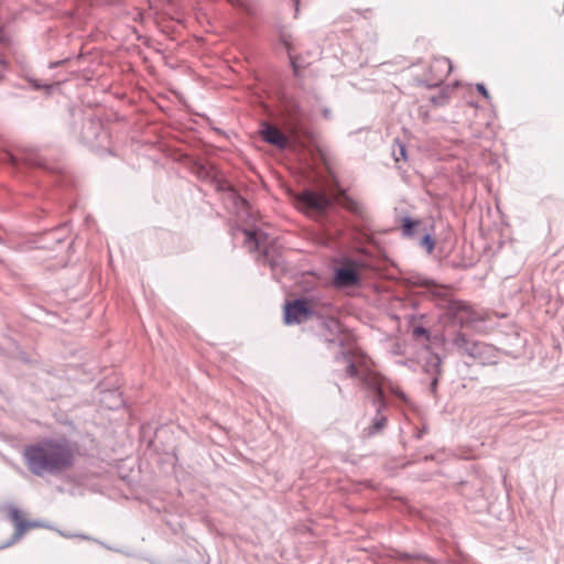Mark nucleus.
<instances>
[{
  "instance_id": "9d476101",
  "label": "nucleus",
  "mask_w": 564,
  "mask_h": 564,
  "mask_svg": "<svg viewBox=\"0 0 564 564\" xmlns=\"http://www.w3.org/2000/svg\"><path fill=\"white\" fill-rule=\"evenodd\" d=\"M452 346L462 355H467L474 360H481L486 345L470 340L464 333L457 330L452 339Z\"/></svg>"
},
{
  "instance_id": "412c9836",
  "label": "nucleus",
  "mask_w": 564,
  "mask_h": 564,
  "mask_svg": "<svg viewBox=\"0 0 564 564\" xmlns=\"http://www.w3.org/2000/svg\"><path fill=\"white\" fill-rule=\"evenodd\" d=\"M419 221L416 219L411 218L410 216H404L402 218L401 229L402 234L405 237H412L416 230Z\"/></svg>"
},
{
  "instance_id": "f257e3e1",
  "label": "nucleus",
  "mask_w": 564,
  "mask_h": 564,
  "mask_svg": "<svg viewBox=\"0 0 564 564\" xmlns=\"http://www.w3.org/2000/svg\"><path fill=\"white\" fill-rule=\"evenodd\" d=\"M303 202L321 223L324 245L344 240L362 252L367 245L373 242V217L369 207L346 191H339L334 198L323 192L306 191Z\"/></svg>"
},
{
  "instance_id": "c85d7f7f",
  "label": "nucleus",
  "mask_w": 564,
  "mask_h": 564,
  "mask_svg": "<svg viewBox=\"0 0 564 564\" xmlns=\"http://www.w3.org/2000/svg\"><path fill=\"white\" fill-rule=\"evenodd\" d=\"M293 7H294V18H297L299 15V12H300V0H291Z\"/></svg>"
},
{
  "instance_id": "dca6fc26",
  "label": "nucleus",
  "mask_w": 564,
  "mask_h": 564,
  "mask_svg": "<svg viewBox=\"0 0 564 564\" xmlns=\"http://www.w3.org/2000/svg\"><path fill=\"white\" fill-rule=\"evenodd\" d=\"M101 130L102 124L99 119L88 118L83 124L80 132L82 140L85 143H93L96 139H98Z\"/></svg>"
},
{
  "instance_id": "a878e982",
  "label": "nucleus",
  "mask_w": 564,
  "mask_h": 564,
  "mask_svg": "<svg viewBox=\"0 0 564 564\" xmlns=\"http://www.w3.org/2000/svg\"><path fill=\"white\" fill-rule=\"evenodd\" d=\"M393 155L395 161L398 162L400 159L406 160V148L404 144L399 143L398 150H393Z\"/></svg>"
},
{
  "instance_id": "f03ea898",
  "label": "nucleus",
  "mask_w": 564,
  "mask_h": 564,
  "mask_svg": "<svg viewBox=\"0 0 564 564\" xmlns=\"http://www.w3.org/2000/svg\"><path fill=\"white\" fill-rule=\"evenodd\" d=\"M189 170L202 181L212 184L215 189L224 194L225 204L237 217L236 229L245 236V242L251 252H258V261L269 265L272 276L276 281L279 275L285 271L284 259L281 253V246L278 241L271 240L258 226V215L250 203L235 186L228 182L212 162H204L197 158H189L187 161Z\"/></svg>"
},
{
  "instance_id": "ddd939ff",
  "label": "nucleus",
  "mask_w": 564,
  "mask_h": 564,
  "mask_svg": "<svg viewBox=\"0 0 564 564\" xmlns=\"http://www.w3.org/2000/svg\"><path fill=\"white\" fill-rule=\"evenodd\" d=\"M442 359L436 354H430L425 361V371L431 376L429 383L430 392L436 395L440 378L442 375Z\"/></svg>"
},
{
  "instance_id": "473e14b6",
  "label": "nucleus",
  "mask_w": 564,
  "mask_h": 564,
  "mask_svg": "<svg viewBox=\"0 0 564 564\" xmlns=\"http://www.w3.org/2000/svg\"><path fill=\"white\" fill-rule=\"evenodd\" d=\"M563 11H564V6H563Z\"/></svg>"
},
{
  "instance_id": "423d86ee",
  "label": "nucleus",
  "mask_w": 564,
  "mask_h": 564,
  "mask_svg": "<svg viewBox=\"0 0 564 564\" xmlns=\"http://www.w3.org/2000/svg\"><path fill=\"white\" fill-rule=\"evenodd\" d=\"M259 134L265 143L279 149L286 150L293 148L296 143L295 128L292 133H284L273 124L262 121L260 123Z\"/></svg>"
},
{
  "instance_id": "0eeeda50",
  "label": "nucleus",
  "mask_w": 564,
  "mask_h": 564,
  "mask_svg": "<svg viewBox=\"0 0 564 564\" xmlns=\"http://www.w3.org/2000/svg\"><path fill=\"white\" fill-rule=\"evenodd\" d=\"M314 314L313 304L305 297L288 301L284 304L283 318L286 325L301 324L310 319Z\"/></svg>"
},
{
  "instance_id": "2f4dec72",
  "label": "nucleus",
  "mask_w": 564,
  "mask_h": 564,
  "mask_svg": "<svg viewBox=\"0 0 564 564\" xmlns=\"http://www.w3.org/2000/svg\"><path fill=\"white\" fill-rule=\"evenodd\" d=\"M397 395H398V398L400 400H405L406 399V397H405V394L403 392H398Z\"/></svg>"
},
{
  "instance_id": "9b49d317",
  "label": "nucleus",
  "mask_w": 564,
  "mask_h": 564,
  "mask_svg": "<svg viewBox=\"0 0 564 564\" xmlns=\"http://www.w3.org/2000/svg\"><path fill=\"white\" fill-rule=\"evenodd\" d=\"M373 403L377 408L376 415L372 419L370 425L365 429V435L372 437L383 431L388 423V417L383 413V410L388 408V401L386 399L384 389L375 393Z\"/></svg>"
},
{
  "instance_id": "7ed1b4c3",
  "label": "nucleus",
  "mask_w": 564,
  "mask_h": 564,
  "mask_svg": "<svg viewBox=\"0 0 564 564\" xmlns=\"http://www.w3.org/2000/svg\"><path fill=\"white\" fill-rule=\"evenodd\" d=\"M76 453V444L67 437H45L25 446L23 458L32 475L57 476L74 466Z\"/></svg>"
},
{
  "instance_id": "1a4fd4ad",
  "label": "nucleus",
  "mask_w": 564,
  "mask_h": 564,
  "mask_svg": "<svg viewBox=\"0 0 564 564\" xmlns=\"http://www.w3.org/2000/svg\"><path fill=\"white\" fill-rule=\"evenodd\" d=\"M319 325L323 329L322 336L328 344H336L344 348L349 340V335L345 332L340 323L334 317H321Z\"/></svg>"
},
{
  "instance_id": "2eb2a0df",
  "label": "nucleus",
  "mask_w": 564,
  "mask_h": 564,
  "mask_svg": "<svg viewBox=\"0 0 564 564\" xmlns=\"http://www.w3.org/2000/svg\"><path fill=\"white\" fill-rule=\"evenodd\" d=\"M334 282L337 286H357L360 284V278L357 270L352 267H337L334 270Z\"/></svg>"
},
{
  "instance_id": "4be33fe9",
  "label": "nucleus",
  "mask_w": 564,
  "mask_h": 564,
  "mask_svg": "<svg viewBox=\"0 0 564 564\" xmlns=\"http://www.w3.org/2000/svg\"><path fill=\"white\" fill-rule=\"evenodd\" d=\"M289 112L290 116L292 117V120L294 121V124H300L304 117V113L300 106L294 101L290 102Z\"/></svg>"
},
{
  "instance_id": "aec40b11",
  "label": "nucleus",
  "mask_w": 564,
  "mask_h": 564,
  "mask_svg": "<svg viewBox=\"0 0 564 564\" xmlns=\"http://www.w3.org/2000/svg\"><path fill=\"white\" fill-rule=\"evenodd\" d=\"M235 10L246 18H252L254 10L251 4L243 0H226Z\"/></svg>"
},
{
  "instance_id": "4468645a",
  "label": "nucleus",
  "mask_w": 564,
  "mask_h": 564,
  "mask_svg": "<svg viewBox=\"0 0 564 564\" xmlns=\"http://www.w3.org/2000/svg\"><path fill=\"white\" fill-rule=\"evenodd\" d=\"M390 557L404 564H435V561L423 552H408L398 549L391 550Z\"/></svg>"
},
{
  "instance_id": "f8f14e48",
  "label": "nucleus",
  "mask_w": 564,
  "mask_h": 564,
  "mask_svg": "<svg viewBox=\"0 0 564 564\" xmlns=\"http://www.w3.org/2000/svg\"><path fill=\"white\" fill-rule=\"evenodd\" d=\"M346 372L351 378H359L362 384L369 388L373 394L377 393L378 390H383L380 379L372 377L368 370L361 371L358 365L351 359L348 360Z\"/></svg>"
},
{
  "instance_id": "f3484780",
  "label": "nucleus",
  "mask_w": 564,
  "mask_h": 564,
  "mask_svg": "<svg viewBox=\"0 0 564 564\" xmlns=\"http://www.w3.org/2000/svg\"><path fill=\"white\" fill-rule=\"evenodd\" d=\"M11 50V39L3 26H0V83L4 79V75L9 68L4 52Z\"/></svg>"
},
{
  "instance_id": "7c9ffc66",
  "label": "nucleus",
  "mask_w": 564,
  "mask_h": 564,
  "mask_svg": "<svg viewBox=\"0 0 564 564\" xmlns=\"http://www.w3.org/2000/svg\"><path fill=\"white\" fill-rule=\"evenodd\" d=\"M409 305H410L411 307H413V308H416V307H417V305H419V302H417V300H415V299H410V300H409Z\"/></svg>"
},
{
  "instance_id": "39448f33",
  "label": "nucleus",
  "mask_w": 564,
  "mask_h": 564,
  "mask_svg": "<svg viewBox=\"0 0 564 564\" xmlns=\"http://www.w3.org/2000/svg\"><path fill=\"white\" fill-rule=\"evenodd\" d=\"M438 306L444 311L447 323L459 328L473 327L481 317L466 303L444 295L438 299Z\"/></svg>"
},
{
  "instance_id": "c756f323",
  "label": "nucleus",
  "mask_w": 564,
  "mask_h": 564,
  "mask_svg": "<svg viewBox=\"0 0 564 564\" xmlns=\"http://www.w3.org/2000/svg\"><path fill=\"white\" fill-rule=\"evenodd\" d=\"M322 115L324 116V118L326 119H330L332 118V111L329 108H323L322 109Z\"/></svg>"
},
{
  "instance_id": "6e6552de",
  "label": "nucleus",
  "mask_w": 564,
  "mask_h": 564,
  "mask_svg": "<svg viewBox=\"0 0 564 564\" xmlns=\"http://www.w3.org/2000/svg\"><path fill=\"white\" fill-rule=\"evenodd\" d=\"M8 511H9L8 517L13 522V524L15 527V532L12 534L10 540L0 544V550H4V549L13 545L14 543H17L29 529L44 527L39 521H29V520L23 519L21 516L20 509L13 505H10L8 507Z\"/></svg>"
},
{
  "instance_id": "393cba45",
  "label": "nucleus",
  "mask_w": 564,
  "mask_h": 564,
  "mask_svg": "<svg viewBox=\"0 0 564 564\" xmlns=\"http://www.w3.org/2000/svg\"><path fill=\"white\" fill-rule=\"evenodd\" d=\"M421 246L424 247L427 252H432L435 247L433 237L430 234H425L421 239Z\"/></svg>"
},
{
  "instance_id": "a211bd4d",
  "label": "nucleus",
  "mask_w": 564,
  "mask_h": 564,
  "mask_svg": "<svg viewBox=\"0 0 564 564\" xmlns=\"http://www.w3.org/2000/svg\"><path fill=\"white\" fill-rule=\"evenodd\" d=\"M279 43L285 48L288 52V55L290 57L291 66L295 73V75L299 74V65L296 62V58L293 56V43H292V35L289 33L285 29H281L279 31Z\"/></svg>"
},
{
  "instance_id": "bb28decb",
  "label": "nucleus",
  "mask_w": 564,
  "mask_h": 564,
  "mask_svg": "<svg viewBox=\"0 0 564 564\" xmlns=\"http://www.w3.org/2000/svg\"><path fill=\"white\" fill-rule=\"evenodd\" d=\"M476 90L486 99H490V94L485 84L478 83L476 84Z\"/></svg>"
},
{
  "instance_id": "5701e85b",
  "label": "nucleus",
  "mask_w": 564,
  "mask_h": 564,
  "mask_svg": "<svg viewBox=\"0 0 564 564\" xmlns=\"http://www.w3.org/2000/svg\"><path fill=\"white\" fill-rule=\"evenodd\" d=\"M25 79L34 90H46L47 94L52 91V85L41 84L40 80L33 77H25Z\"/></svg>"
},
{
  "instance_id": "b1692460",
  "label": "nucleus",
  "mask_w": 564,
  "mask_h": 564,
  "mask_svg": "<svg viewBox=\"0 0 564 564\" xmlns=\"http://www.w3.org/2000/svg\"><path fill=\"white\" fill-rule=\"evenodd\" d=\"M412 335L414 338L419 339V338H424V339H429L430 337V332L427 328H425L424 326L422 325H416L413 327L412 329Z\"/></svg>"
},
{
  "instance_id": "20e7f679",
  "label": "nucleus",
  "mask_w": 564,
  "mask_h": 564,
  "mask_svg": "<svg viewBox=\"0 0 564 564\" xmlns=\"http://www.w3.org/2000/svg\"><path fill=\"white\" fill-rule=\"evenodd\" d=\"M0 161L14 173L33 174L35 177H43L44 182L52 186L63 187L67 177L57 167L47 163L33 148H20L15 151H3Z\"/></svg>"
},
{
  "instance_id": "6ab92c4d",
  "label": "nucleus",
  "mask_w": 564,
  "mask_h": 564,
  "mask_svg": "<svg viewBox=\"0 0 564 564\" xmlns=\"http://www.w3.org/2000/svg\"><path fill=\"white\" fill-rule=\"evenodd\" d=\"M408 286L411 289H423L426 293H434V284L431 280L420 275L413 274L406 278Z\"/></svg>"
},
{
  "instance_id": "cd10ccee",
  "label": "nucleus",
  "mask_w": 564,
  "mask_h": 564,
  "mask_svg": "<svg viewBox=\"0 0 564 564\" xmlns=\"http://www.w3.org/2000/svg\"><path fill=\"white\" fill-rule=\"evenodd\" d=\"M427 432V426L423 425L421 429H416L414 436L421 440Z\"/></svg>"
}]
</instances>
